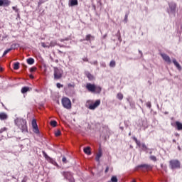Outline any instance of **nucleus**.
I'll return each instance as SVG.
<instances>
[{"instance_id": "1", "label": "nucleus", "mask_w": 182, "mask_h": 182, "mask_svg": "<svg viewBox=\"0 0 182 182\" xmlns=\"http://www.w3.org/2000/svg\"><path fill=\"white\" fill-rule=\"evenodd\" d=\"M14 123L16 126L18 127L22 132V133H28V126L26 125V119H23V118H16L14 120Z\"/></svg>"}, {"instance_id": "2", "label": "nucleus", "mask_w": 182, "mask_h": 182, "mask_svg": "<svg viewBox=\"0 0 182 182\" xmlns=\"http://www.w3.org/2000/svg\"><path fill=\"white\" fill-rule=\"evenodd\" d=\"M181 167V163L178 159H171L169 161V168L171 170H177Z\"/></svg>"}, {"instance_id": "3", "label": "nucleus", "mask_w": 182, "mask_h": 182, "mask_svg": "<svg viewBox=\"0 0 182 182\" xmlns=\"http://www.w3.org/2000/svg\"><path fill=\"white\" fill-rule=\"evenodd\" d=\"M53 72H54V79L55 80H58V79H61L62 76H63V70L60 68L54 67Z\"/></svg>"}, {"instance_id": "4", "label": "nucleus", "mask_w": 182, "mask_h": 182, "mask_svg": "<svg viewBox=\"0 0 182 182\" xmlns=\"http://www.w3.org/2000/svg\"><path fill=\"white\" fill-rule=\"evenodd\" d=\"M101 137L104 139V140H107L109 137H110V129H109V127L104 126L102 132L101 134Z\"/></svg>"}, {"instance_id": "5", "label": "nucleus", "mask_w": 182, "mask_h": 182, "mask_svg": "<svg viewBox=\"0 0 182 182\" xmlns=\"http://www.w3.org/2000/svg\"><path fill=\"white\" fill-rule=\"evenodd\" d=\"M62 105L65 109H72V102L68 97H63L61 100Z\"/></svg>"}, {"instance_id": "6", "label": "nucleus", "mask_w": 182, "mask_h": 182, "mask_svg": "<svg viewBox=\"0 0 182 182\" xmlns=\"http://www.w3.org/2000/svg\"><path fill=\"white\" fill-rule=\"evenodd\" d=\"M43 156L48 163H51V164H53L54 166H58V163H56L53 159L50 158L45 151H43Z\"/></svg>"}, {"instance_id": "7", "label": "nucleus", "mask_w": 182, "mask_h": 182, "mask_svg": "<svg viewBox=\"0 0 182 182\" xmlns=\"http://www.w3.org/2000/svg\"><path fill=\"white\" fill-rule=\"evenodd\" d=\"M102 92V87L96 85L95 84L92 85V93H95L96 95H100Z\"/></svg>"}, {"instance_id": "8", "label": "nucleus", "mask_w": 182, "mask_h": 182, "mask_svg": "<svg viewBox=\"0 0 182 182\" xmlns=\"http://www.w3.org/2000/svg\"><path fill=\"white\" fill-rule=\"evenodd\" d=\"M31 124H32L33 129H34V133H36V134H39V128L38 127L36 119H33Z\"/></svg>"}, {"instance_id": "9", "label": "nucleus", "mask_w": 182, "mask_h": 182, "mask_svg": "<svg viewBox=\"0 0 182 182\" xmlns=\"http://www.w3.org/2000/svg\"><path fill=\"white\" fill-rule=\"evenodd\" d=\"M161 56L162 59H164L166 62V63H171V58H170V56H168L167 54L161 53Z\"/></svg>"}, {"instance_id": "10", "label": "nucleus", "mask_w": 182, "mask_h": 182, "mask_svg": "<svg viewBox=\"0 0 182 182\" xmlns=\"http://www.w3.org/2000/svg\"><path fill=\"white\" fill-rule=\"evenodd\" d=\"M168 6L171 9V12H172V14H174V12H176V8L177 7V4L174 2H171L168 3Z\"/></svg>"}, {"instance_id": "11", "label": "nucleus", "mask_w": 182, "mask_h": 182, "mask_svg": "<svg viewBox=\"0 0 182 182\" xmlns=\"http://www.w3.org/2000/svg\"><path fill=\"white\" fill-rule=\"evenodd\" d=\"M63 176L66 180H70V182H74L73 180H72V176L70 172H63Z\"/></svg>"}, {"instance_id": "12", "label": "nucleus", "mask_w": 182, "mask_h": 182, "mask_svg": "<svg viewBox=\"0 0 182 182\" xmlns=\"http://www.w3.org/2000/svg\"><path fill=\"white\" fill-rule=\"evenodd\" d=\"M127 100L128 103H129V106H130L131 109H134V107H136V104H135L134 101H133L132 97H127Z\"/></svg>"}, {"instance_id": "13", "label": "nucleus", "mask_w": 182, "mask_h": 182, "mask_svg": "<svg viewBox=\"0 0 182 182\" xmlns=\"http://www.w3.org/2000/svg\"><path fill=\"white\" fill-rule=\"evenodd\" d=\"M11 1L9 0H0V6H9Z\"/></svg>"}, {"instance_id": "14", "label": "nucleus", "mask_w": 182, "mask_h": 182, "mask_svg": "<svg viewBox=\"0 0 182 182\" xmlns=\"http://www.w3.org/2000/svg\"><path fill=\"white\" fill-rule=\"evenodd\" d=\"M137 168H144V170H151V166L149 164H141L137 166Z\"/></svg>"}, {"instance_id": "15", "label": "nucleus", "mask_w": 182, "mask_h": 182, "mask_svg": "<svg viewBox=\"0 0 182 182\" xmlns=\"http://www.w3.org/2000/svg\"><path fill=\"white\" fill-rule=\"evenodd\" d=\"M100 106V100H97L92 105V110H95V109L99 107Z\"/></svg>"}, {"instance_id": "16", "label": "nucleus", "mask_w": 182, "mask_h": 182, "mask_svg": "<svg viewBox=\"0 0 182 182\" xmlns=\"http://www.w3.org/2000/svg\"><path fill=\"white\" fill-rule=\"evenodd\" d=\"M79 2L77 0H69L68 5L69 6H76L78 5Z\"/></svg>"}, {"instance_id": "17", "label": "nucleus", "mask_w": 182, "mask_h": 182, "mask_svg": "<svg viewBox=\"0 0 182 182\" xmlns=\"http://www.w3.org/2000/svg\"><path fill=\"white\" fill-rule=\"evenodd\" d=\"M84 153L87 154V156H90L92 154V151L90 150V146H87L84 148Z\"/></svg>"}, {"instance_id": "18", "label": "nucleus", "mask_w": 182, "mask_h": 182, "mask_svg": "<svg viewBox=\"0 0 182 182\" xmlns=\"http://www.w3.org/2000/svg\"><path fill=\"white\" fill-rule=\"evenodd\" d=\"M8 119V114L5 112L0 113V120H6Z\"/></svg>"}, {"instance_id": "19", "label": "nucleus", "mask_w": 182, "mask_h": 182, "mask_svg": "<svg viewBox=\"0 0 182 182\" xmlns=\"http://www.w3.org/2000/svg\"><path fill=\"white\" fill-rule=\"evenodd\" d=\"M175 124L176 126L177 130H182V123L181 122L176 121L175 122Z\"/></svg>"}, {"instance_id": "20", "label": "nucleus", "mask_w": 182, "mask_h": 182, "mask_svg": "<svg viewBox=\"0 0 182 182\" xmlns=\"http://www.w3.org/2000/svg\"><path fill=\"white\" fill-rule=\"evenodd\" d=\"M85 107H87V109H90V110H92V100H87L85 103Z\"/></svg>"}, {"instance_id": "21", "label": "nucleus", "mask_w": 182, "mask_h": 182, "mask_svg": "<svg viewBox=\"0 0 182 182\" xmlns=\"http://www.w3.org/2000/svg\"><path fill=\"white\" fill-rule=\"evenodd\" d=\"M31 90V87H23L21 88V93L25 94L27 92H29Z\"/></svg>"}, {"instance_id": "22", "label": "nucleus", "mask_w": 182, "mask_h": 182, "mask_svg": "<svg viewBox=\"0 0 182 182\" xmlns=\"http://www.w3.org/2000/svg\"><path fill=\"white\" fill-rule=\"evenodd\" d=\"M100 157H102V151H99L95 157V160L98 163L100 161Z\"/></svg>"}, {"instance_id": "23", "label": "nucleus", "mask_w": 182, "mask_h": 182, "mask_svg": "<svg viewBox=\"0 0 182 182\" xmlns=\"http://www.w3.org/2000/svg\"><path fill=\"white\" fill-rule=\"evenodd\" d=\"M27 63L28 65H33V63H35V60L32 58H29L27 59Z\"/></svg>"}, {"instance_id": "24", "label": "nucleus", "mask_w": 182, "mask_h": 182, "mask_svg": "<svg viewBox=\"0 0 182 182\" xmlns=\"http://www.w3.org/2000/svg\"><path fill=\"white\" fill-rule=\"evenodd\" d=\"M18 48H19V44L18 43H14L11 46V50H14V49H18Z\"/></svg>"}, {"instance_id": "25", "label": "nucleus", "mask_w": 182, "mask_h": 182, "mask_svg": "<svg viewBox=\"0 0 182 182\" xmlns=\"http://www.w3.org/2000/svg\"><path fill=\"white\" fill-rule=\"evenodd\" d=\"M19 65H20L19 62H16L14 63V70H18V69H19Z\"/></svg>"}, {"instance_id": "26", "label": "nucleus", "mask_w": 182, "mask_h": 182, "mask_svg": "<svg viewBox=\"0 0 182 182\" xmlns=\"http://www.w3.org/2000/svg\"><path fill=\"white\" fill-rule=\"evenodd\" d=\"M115 66H116V61H114V60H111L109 63V67L115 68Z\"/></svg>"}, {"instance_id": "27", "label": "nucleus", "mask_w": 182, "mask_h": 182, "mask_svg": "<svg viewBox=\"0 0 182 182\" xmlns=\"http://www.w3.org/2000/svg\"><path fill=\"white\" fill-rule=\"evenodd\" d=\"M117 97L119 99V100H123V94L122 92H119L117 95Z\"/></svg>"}, {"instance_id": "28", "label": "nucleus", "mask_w": 182, "mask_h": 182, "mask_svg": "<svg viewBox=\"0 0 182 182\" xmlns=\"http://www.w3.org/2000/svg\"><path fill=\"white\" fill-rule=\"evenodd\" d=\"M50 125L53 126V127H56V126H58V122L55 120H53L50 122Z\"/></svg>"}, {"instance_id": "29", "label": "nucleus", "mask_w": 182, "mask_h": 182, "mask_svg": "<svg viewBox=\"0 0 182 182\" xmlns=\"http://www.w3.org/2000/svg\"><path fill=\"white\" fill-rule=\"evenodd\" d=\"M56 45H58V43L56 42V41H53L50 43V47H53V46H56Z\"/></svg>"}, {"instance_id": "30", "label": "nucleus", "mask_w": 182, "mask_h": 182, "mask_svg": "<svg viewBox=\"0 0 182 182\" xmlns=\"http://www.w3.org/2000/svg\"><path fill=\"white\" fill-rule=\"evenodd\" d=\"M149 159L150 160H151L152 161H157V157H156L154 155H151L149 156Z\"/></svg>"}, {"instance_id": "31", "label": "nucleus", "mask_w": 182, "mask_h": 182, "mask_svg": "<svg viewBox=\"0 0 182 182\" xmlns=\"http://www.w3.org/2000/svg\"><path fill=\"white\" fill-rule=\"evenodd\" d=\"M86 88L87 89V90H89V92H92V84L91 83L87 84Z\"/></svg>"}, {"instance_id": "32", "label": "nucleus", "mask_w": 182, "mask_h": 182, "mask_svg": "<svg viewBox=\"0 0 182 182\" xmlns=\"http://www.w3.org/2000/svg\"><path fill=\"white\" fill-rule=\"evenodd\" d=\"M11 48H8L7 50H6L4 53H3V55L2 57L4 58V56H5L6 55H8V53H9V52H11Z\"/></svg>"}, {"instance_id": "33", "label": "nucleus", "mask_w": 182, "mask_h": 182, "mask_svg": "<svg viewBox=\"0 0 182 182\" xmlns=\"http://www.w3.org/2000/svg\"><path fill=\"white\" fill-rule=\"evenodd\" d=\"M142 150L144 151H147L149 150V148H147V146H146V144H142Z\"/></svg>"}, {"instance_id": "34", "label": "nucleus", "mask_w": 182, "mask_h": 182, "mask_svg": "<svg viewBox=\"0 0 182 182\" xmlns=\"http://www.w3.org/2000/svg\"><path fill=\"white\" fill-rule=\"evenodd\" d=\"M85 75L87 77H88L89 80H92V74H90L89 72H85Z\"/></svg>"}, {"instance_id": "35", "label": "nucleus", "mask_w": 182, "mask_h": 182, "mask_svg": "<svg viewBox=\"0 0 182 182\" xmlns=\"http://www.w3.org/2000/svg\"><path fill=\"white\" fill-rule=\"evenodd\" d=\"M174 65H175V66L177 68V69H178V70H181L182 68H181V65H180V63H178V62L174 64Z\"/></svg>"}, {"instance_id": "36", "label": "nucleus", "mask_w": 182, "mask_h": 182, "mask_svg": "<svg viewBox=\"0 0 182 182\" xmlns=\"http://www.w3.org/2000/svg\"><path fill=\"white\" fill-rule=\"evenodd\" d=\"M117 36H118V41H119V42H122V36H120V31H118Z\"/></svg>"}, {"instance_id": "37", "label": "nucleus", "mask_w": 182, "mask_h": 182, "mask_svg": "<svg viewBox=\"0 0 182 182\" xmlns=\"http://www.w3.org/2000/svg\"><path fill=\"white\" fill-rule=\"evenodd\" d=\"M111 181L112 182H117V176H112L111 178Z\"/></svg>"}, {"instance_id": "38", "label": "nucleus", "mask_w": 182, "mask_h": 182, "mask_svg": "<svg viewBox=\"0 0 182 182\" xmlns=\"http://www.w3.org/2000/svg\"><path fill=\"white\" fill-rule=\"evenodd\" d=\"M61 132H60V129H58L55 133V135L56 136V137H58V136H60Z\"/></svg>"}, {"instance_id": "39", "label": "nucleus", "mask_w": 182, "mask_h": 182, "mask_svg": "<svg viewBox=\"0 0 182 182\" xmlns=\"http://www.w3.org/2000/svg\"><path fill=\"white\" fill-rule=\"evenodd\" d=\"M12 9H13V11H15V12H16V14H18V12H19V9L16 6H13Z\"/></svg>"}, {"instance_id": "40", "label": "nucleus", "mask_w": 182, "mask_h": 182, "mask_svg": "<svg viewBox=\"0 0 182 182\" xmlns=\"http://www.w3.org/2000/svg\"><path fill=\"white\" fill-rule=\"evenodd\" d=\"M6 130H7L6 127L1 128L0 129V134L4 133V132H6Z\"/></svg>"}, {"instance_id": "41", "label": "nucleus", "mask_w": 182, "mask_h": 182, "mask_svg": "<svg viewBox=\"0 0 182 182\" xmlns=\"http://www.w3.org/2000/svg\"><path fill=\"white\" fill-rule=\"evenodd\" d=\"M62 161H63V163L66 164V163H68V159H66V158L65 156H63L62 159Z\"/></svg>"}, {"instance_id": "42", "label": "nucleus", "mask_w": 182, "mask_h": 182, "mask_svg": "<svg viewBox=\"0 0 182 182\" xmlns=\"http://www.w3.org/2000/svg\"><path fill=\"white\" fill-rule=\"evenodd\" d=\"M56 86L58 89H60V87H63V85H61L60 83L58 82L56 84Z\"/></svg>"}, {"instance_id": "43", "label": "nucleus", "mask_w": 182, "mask_h": 182, "mask_svg": "<svg viewBox=\"0 0 182 182\" xmlns=\"http://www.w3.org/2000/svg\"><path fill=\"white\" fill-rule=\"evenodd\" d=\"M146 107H148L149 109H151V102H146Z\"/></svg>"}, {"instance_id": "44", "label": "nucleus", "mask_w": 182, "mask_h": 182, "mask_svg": "<svg viewBox=\"0 0 182 182\" xmlns=\"http://www.w3.org/2000/svg\"><path fill=\"white\" fill-rule=\"evenodd\" d=\"M41 46L43 48H50V46H47L45 43H41Z\"/></svg>"}, {"instance_id": "45", "label": "nucleus", "mask_w": 182, "mask_h": 182, "mask_svg": "<svg viewBox=\"0 0 182 182\" xmlns=\"http://www.w3.org/2000/svg\"><path fill=\"white\" fill-rule=\"evenodd\" d=\"M127 18H129V14H126L124 16V22H127Z\"/></svg>"}, {"instance_id": "46", "label": "nucleus", "mask_w": 182, "mask_h": 182, "mask_svg": "<svg viewBox=\"0 0 182 182\" xmlns=\"http://www.w3.org/2000/svg\"><path fill=\"white\" fill-rule=\"evenodd\" d=\"M35 70H36V67H33V68H30V72H35Z\"/></svg>"}, {"instance_id": "47", "label": "nucleus", "mask_w": 182, "mask_h": 182, "mask_svg": "<svg viewBox=\"0 0 182 182\" xmlns=\"http://www.w3.org/2000/svg\"><path fill=\"white\" fill-rule=\"evenodd\" d=\"M136 144L138 145L139 147H141V143L140 142V141H137L136 142Z\"/></svg>"}, {"instance_id": "48", "label": "nucleus", "mask_w": 182, "mask_h": 182, "mask_svg": "<svg viewBox=\"0 0 182 182\" xmlns=\"http://www.w3.org/2000/svg\"><path fill=\"white\" fill-rule=\"evenodd\" d=\"M91 36H90V35H87V36H86V41H90Z\"/></svg>"}, {"instance_id": "49", "label": "nucleus", "mask_w": 182, "mask_h": 182, "mask_svg": "<svg viewBox=\"0 0 182 182\" xmlns=\"http://www.w3.org/2000/svg\"><path fill=\"white\" fill-rule=\"evenodd\" d=\"M172 62H173V63L174 65H176V63H178V62H177V60H176V58H173V59L172 60Z\"/></svg>"}, {"instance_id": "50", "label": "nucleus", "mask_w": 182, "mask_h": 182, "mask_svg": "<svg viewBox=\"0 0 182 182\" xmlns=\"http://www.w3.org/2000/svg\"><path fill=\"white\" fill-rule=\"evenodd\" d=\"M133 139L134 140L135 143H137V141H139L137 140V138H136V136H134V137H133Z\"/></svg>"}, {"instance_id": "51", "label": "nucleus", "mask_w": 182, "mask_h": 182, "mask_svg": "<svg viewBox=\"0 0 182 182\" xmlns=\"http://www.w3.org/2000/svg\"><path fill=\"white\" fill-rule=\"evenodd\" d=\"M22 66H23V69H26L28 68V66H26V65H25V64H22Z\"/></svg>"}, {"instance_id": "52", "label": "nucleus", "mask_w": 182, "mask_h": 182, "mask_svg": "<svg viewBox=\"0 0 182 182\" xmlns=\"http://www.w3.org/2000/svg\"><path fill=\"white\" fill-rule=\"evenodd\" d=\"M58 46L60 48H65V45L60 46V44H58Z\"/></svg>"}, {"instance_id": "53", "label": "nucleus", "mask_w": 182, "mask_h": 182, "mask_svg": "<svg viewBox=\"0 0 182 182\" xmlns=\"http://www.w3.org/2000/svg\"><path fill=\"white\" fill-rule=\"evenodd\" d=\"M107 171H109V166H107L105 169V173H107Z\"/></svg>"}, {"instance_id": "54", "label": "nucleus", "mask_w": 182, "mask_h": 182, "mask_svg": "<svg viewBox=\"0 0 182 182\" xmlns=\"http://www.w3.org/2000/svg\"><path fill=\"white\" fill-rule=\"evenodd\" d=\"M26 181H27L26 178H24L22 180L21 182H26Z\"/></svg>"}, {"instance_id": "55", "label": "nucleus", "mask_w": 182, "mask_h": 182, "mask_svg": "<svg viewBox=\"0 0 182 182\" xmlns=\"http://www.w3.org/2000/svg\"><path fill=\"white\" fill-rule=\"evenodd\" d=\"M60 42H65V39H63V38L60 39Z\"/></svg>"}, {"instance_id": "56", "label": "nucleus", "mask_w": 182, "mask_h": 182, "mask_svg": "<svg viewBox=\"0 0 182 182\" xmlns=\"http://www.w3.org/2000/svg\"><path fill=\"white\" fill-rule=\"evenodd\" d=\"M175 136H176V137H178L180 136V134L176 133V134H175Z\"/></svg>"}, {"instance_id": "57", "label": "nucleus", "mask_w": 182, "mask_h": 182, "mask_svg": "<svg viewBox=\"0 0 182 182\" xmlns=\"http://www.w3.org/2000/svg\"><path fill=\"white\" fill-rule=\"evenodd\" d=\"M58 53H63L61 50H58Z\"/></svg>"}, {"instance_id": "58", "label": "nucleus", "mask_w": 182, "mask_h": 182, "mask_svg": "<svg viewBox=\"0 0 182 182\" xmlns=\"http://www.w3.org/2000/svg\"><path fill=\"white\" fill-rule=\"evenodd\" d=\"M30 77H31V79H33V75H30Z\"/></svg>"}, {"instance_id": "59", "label": "nucleus", "mask_w": 182, "mask_h": 182, "mask_svg": "<svg viewBox=\"0 0 182 182\" xmlns=\"http://www.w3.org/2000/svg\"><path fill=\"white\" fill-rule=\"evenodd\" d=\"M139 53H141V55H143V53H141V50H139Z\"/></svg>"}, {"instance_id": "60", "label": "nucleus", "mask_w": 182, "mask_h": 182, "mask_svg": "<svg viewBox=\"0 0 182 182\" xmlns=\"http://www.w3.org/2000/svg\"><path fill=\"white\" fill-rule=\"evenodd\" d=\"M64 41H69V38H66L64 39Z\"/></svg>"}, {"instance_id": "61", "label": "nucleus", "mask_w": 182, "mask_h": 182, "mask_svg": "<svg viewBox=\"0 0 182 182\" xmlns=\"http://www.w3.org/2000/svg\"><path fill=\"white\" fill-rule=\"evenodd\" d=\"M178 150H181V148H180V146H178Z\"/></svg>"}, {"instance_id": "62", "label": "nucleus", "mask_w": 182, "mask_h": 182, "mask_svg": "<svg viewBox=\"0 0 182 182\" xmlns=\"http://www.w3.org/2000/svg\"><path fill=\"white\" fill-rule=\"evenodd\" d=\"M4 70V69H2V68H0V72H2Z\"/></svg>"}, {"instance_id": "63", "label": "nucleus", "mask_w": 182, "mask_h": 182, "mask_svg": "<svg viewBox=\"0 0 182 182\" xmlns=\"http://www.w3.org/2000/svg\"><path fill=\"white\" fill-rule=\"evenodd\" d=\"M173 143H176V139H173Z\"/></svg>"}, {"instance_id": "64", "label": "nucleus", "mask_w": 182, "mask_h": 182, "mask_svg": "<svg viewBox=\"0 0 182 182\" xmlns=\"http://www.w3.org/2000/svg\"><path fill=\"white\" fill-rule=\"evenodd\" d=\"M106 36H107L106 35H105V36H103L104 39H105V38H106Z\"/></svg>"}]
</instances>
